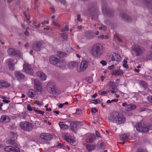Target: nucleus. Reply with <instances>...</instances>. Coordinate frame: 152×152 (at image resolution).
Returning <instances> with one entry per match:
<instances>
[{
    "mask_svg": "<svg viewBox=\"0 0 152 152\" xmlns=\"http://www.w3.org/2000/svg\"><path fill=\"white\" fill-rule=\"evenodd\" d=\"M123 72L122 70L120 69L118 70H115L113 72V74L116 76H120L122 75L123 74Z\"/></svg>",
    "mask_w": 152,
    "mask_h": 152,
    "instance_id": "nucleus-29",
    "label": "nucleus"
},
{
    "mask_svg": "<svg viewBox=\"0 0 152 152\" xmlns=\"http://www.w3.org/2000/svg\"><path fill=\"white\" fill-rule=\"evenodd\" d=\"M28 95L29 97H33L35 96L33 90L31 89H30L28 92Z\"/></svg>",
    "mask_w": 152,
    "mask_h": 152,
    "instance_id": "nucleus-36",
    "label": "nucleus"
},
{
    "mask_svg": "<svg viewBox=\"0 0 152 152\" xmlns=\"http://www.w3.org/2000/svg\"><path fill=\"white\" fill-rule=\"evenodd\" d=\"M100 94H101V95H103L105 94H107V93H106V91H103L102 92H101L99 93Z\"/></svg>",
    "mask_w": 152,
    "mask_h": 152,
    "instance_id": "nucleus-60",
    "label": "nucleus"
},
{
    "mask_svg": "<svg viewBox=\"0 0 152 152\" xmlns=\"http://www.w3.org/2000/svg\"><path fill=\"white\" fill-rule=\"evenodd\" d=\"M4 150L6 152H10V151L20 152V149L16 147H13L11 146H7L4 147Z\"/></svg>",
    "mask_w": 152,
    "mask_h": 152,
    "instance_id": "nucleus-10",
    "label": "nucleus"
},
{
    "mask_svg": "<svg viewBox=\"0 0 152 152\" xmlns=\"http://www.w3.org/2000/svg\"><path fill=\"white\" fill-rule=\"evenodd\" d=\"M69 30V29H68V26L66 25L65 26L64 29L62 30V31H68Z\"/></svg>",
    "mask_w": 152,
    "mask_h": 152,
    "instance_id": "nucleus-52",
    "label": "nucleus"
},
{
    "mask_svg": "<svg viewBox=\"0 0 152 152\" xmlns=\"http://www.w3.org/2000/svg\"><path fill=\"white\" fill-rule=\"evenodd\" d=\"M27 109L28 110L30 111H31L33 110L32 108L31 107L30 105H28Z\"/></svg>",
    "mask_w": 152,
    "mask_h": 152,
    "instance_id": "nucleus-53",
    "label": "nucleus"
},
{
    "mask_svg": "<svg viewBox=\"0 0 152 152\" xmlns=\"http://www.w3.org/2000/svg\"><path fill=\"white\" fill-rule=\"evenodd\" d=\"M15 60V59L9 58L6 60V62L7 63L8 65L15 64V63L14 62V61ZM17 62V61L16 60L15 64Z\"/></svg>",
    "mask_w": 152,
    "mask_h": 152,
    "instance_id": "nucleus-35",
    "label": "nucleus"
},
{
    "mask_svg": "<svg viewBox=\"0 0 152 152\" xmlns=\"http://www.w3.org/2000/svg\"><path fill=\"white\" fill-rule=\"evenodd\" d=\"M80 124L77 121H75L72 122L70 124V128L71 130L73 132H75L78 129L79 126Z\"/></svg>",
    "mask_w": 152,
    "mask_h": 152,
    "instance_id": "nucleus-9",
    "label": "nucleus"
},
{
    "mask_svg": "<svg viewBox=\"0 0 152 152\" xmlns=\"http://www.w3.org/2000/svg\"><path fill=\"white\" fill-rule=\"evenodd\" d=\"M85 141L86 142L91 143L93 142L96 140L95 135L92 134H87L86 136Z\"/></svg>",
    "mask_w": 152,
    "mask_h": 152,
    "instance_id": "nucleus-13",
    "label": "nucleus"
},
{
    "mask_svg": "<svg viewBox=\"0 0 152 152\" xmlns=\"http://www.w3.org/2000/svg\"><path fill=\"white\" fill-rule=\"evenodd\" d=\"M121 57L118 53H109L107 56V61L112 65L108 67L109 69L112 70L114 68V66L118 64L120 61Z\"/></svg>",
    "mask_w": 152,
    "mask_h": 152,
    "instance_id": "nucleus-3",
    "label": "nucleus"
},
{
    "mask_svg": "<svg viewBox=\"0 0 152 152\" xmlns=\"http://www.w3.org/2000/svg\"><path fill=\"white\" fill-rule=\"evenodd\" d=\"M97 96V94L96 93H95L94 94L91 96V97L94 98H95Z\"/></svg>",
    "mask_w": 152,
    "mask_h": 152,
    "instance_id": "nucleus-62",
    "label": "nucleus"
},
{
    "mask_svg": "<svg viewBox=\"0 0 152 152\" xmlns=\"http://www.w3.org/2000/svg\"><path fill=\"white\" fill-rule=\"evenodd\" d=\"M60 2L62 4L64 5L66 2L65 0H59Z\"/></svg>",
    "mask_w": 152,
    "mask_h": 152,
    "instance_id": "nucleus-59",
    "label": "nucleus"
},
{
    "mask_svg": "<svg viewBox=\"0 0 152 152\" xmlns=\"http://www.w3.org/2000/svg\"><path fill=\"white\" fill-rule=\"evenodd\" d=\"M20 127L23 130L28 132L31 131L33 128V125L28 122L25 121L21 123Z\"/></svg>",
    "mask_w": 152,
    "mask_h": 152,
    "instance_id": "nucleus-6",
    "label": "nucleus"
},
{
    "mask_svg": "<svg viewBox=\"0 0 152 152\" xmlns=\"http://www.w3.org/2000/svg\"><path fill=\"white\" fill-rule=\"evenodd\" d=\"M109 120L112 122L119 124L124 123L126 119L124 115L117 112H113L108 117Z\"/></svg>",
    "mask_w": 152,
    "mask_h": 152,
    "instance_id": "nucleus-2",
    "label": "nucleus"
},
{
    "mask_svg": "<svg viewBox=\"0 0 152 152\" xmlns=\"http://www.w3.org/2000/svg\"><path fill=\"white\" fill-rule=\"evenodd\" d=\"M81 15L80 14H78L77 15V20L80 22H81L82 21V20L80 18Z\"/></svg>",
    "mask_w": 152,
    "mask_h": 152,
    "instance_id": "nucleus-54",
    "label": "nucleus"
},
{
    "mask_svg": "<svg viewBox=\"0 0 152 152\" xmlns=\"http://www.w3.org/2000/svg\"><path fill=\"white\" fill-rule=\"evenodd\" d=\"M120 137L121 139L124 140H127L129 139V134H124L120 135Z\"/></svg>",
    "mask_w": 152,
    "mask_h": 152,
    "instance_id": "nucleus-28",
    "label": "nucleus"
},
{
    "mask_svg": "<svg viewBox=\"0 0 152 152\" xmlns=\"http://www.w3.org/2000/svg\"><path fill=\"white\" fill-rule=\"evenodd\" d=\"M15 77L19 80H23L25 78L24 75L20 72H15Z\"/></svg>",
    "mask_w": 152,
    "mask_h": 152,
    "instance_id": "nucleus-20",
    "label": "nucleus"
},
{
    "mask_svg": "<svg viewBox=\"0 0 152 152\" xmlns=\"http://www.w3.org/2000/svg\"><path fill=\"white\" fill-rule=\"evenodd\" d=\"M145 4L149 8L152 9V0H145Z\"/></svg>",
    "mask_w": 152,
    "mask_h": 152,
    "instance_id": "nucleus-31",
    "label": "nucleus"
},
{
    "mask_svg": "<svg viewBox=\"0 0 152 152\" xmlns=\"http://www.w3.org/2000/svg\"><path fill=\"white\" fill-rule=\"evenodd\" d=\"M115 83L114 82L110 81L108 84V86L110 87V89H115Z\"/></svg>",
    "mask_w": 152,
    "mask_h": 152,
    "instance_id": "nucleus-37",
    "label": "nucleus"
},
{
    "mask_svg": "<svg viewBox=\"0 0 152 152\" xmlns=\"http://www.w3.org/2000/svg\"><path fill=\"white\" fill-rule=\"evenodd\" d=\"M146 58L147 60H152V51H148L146 55Z\"/></svg>",
    "mask_w": 152,
    "mask_h": 152,
    "instance_id": "nucleus-32",
    "label": "nucleus"
},
{
    "mask_svg": "<svg viewBox=\"0 0 152 152\" xmlns=\"http://www.w3.org/2000/svg\"><path fill=\"white\" fill-rule=\"evenodd\" d=\"M136 108V105L132 104H128L126 106V110L127 111H131L135 109Z\"/></svg>",
    "mask_w": 152,
    "mask_h": 152,
    "instance_id": "nucleus-24",
    "label": "nucleus"
},
{
    "mask_svg": "<svg viewBox=\"0 0 152 152\" xmlns=\"http://www.w3.org/2000/svg\"><path fill=\"white\" fill-rule=\"evenodd\" d=\"M34 83L35 89L37 92H41L42 89L39 81L38 80H34Z\"/></svg>",
    "mask_w": 152,
    "mask_h": 152,
    "instance_id": "nucleus-15",
    "label": "nucleus"
},
{
    "mask_svg": "<svg viewBox=\"0 0 152 152\" xmlns=\"http://www.w3.org/2000/svg\"><path fill=\"white\" fill-rule=\"evenodd\" d=\"M142 125L141 123H138L136 124L135 126L136 130L139 132H141L142 127Z\"/></svg>",
    "mask_w": 152,
    "mask_h": 152,
    "instance_id": "nucleus-33",
    "label": "nucleus"
},
{
    "mask_svg": "<svg viewBox=\"0 0 152 152\" xmlns=\"http://www.w3.org/2000/svg\"><path fill=\"white\" fill-rule=\"evenodd\" d=\"M36 74L41 80L44 81L46 79V75L42 72H38L36 73Z\"/></svg>",
    "mask_w": 152,
    "mask_h": 152,
    "instance_id": "nucleus-16",
    "label": "nucleus"
},
{
    "mask_svg": "<svg viewBox=\"0 0 152 152\" xmlns=\"http://www.w3.org/2000/svg\"><path fill=\"white\" fill-rule=\"evenodd\" d=\"M124 63L123 64V66L126 69H128L129 66L127 64V61L126 60L124 59Z\"/></svg>",
    "mask_w": 152,
    "mask_h": 152,
    "instance_id": "nucleus-45",
    "label": "nucleus"
},
{
    "mask_svg": "<svg viewBox=\"0 0 152 152\" xmlns=\"http://www.w3.org/2000/svg\"><path fill=\"white\" fill-rule=\"evenodd\" d=\"M42 42L36 41L34 42L32 45V48L34 50L37 51H39L41 49Z\"/></svg>",
    "mask_w": 152,
    "mask_h": 152,
    "instance_id": "nucleus-11",
    "label": "nucleus"
},
{
    "mask_svg": "<svg viewBox=\"0 0 152 152\" xmlns=\"http://www.w3.org/2000/svg\"><path fill=\"white\" fill-rule=\"evenodd\" d=\"M7 53L10 55L15 56L16 54V51L14 49L12 48H9L8 49Z\"/></svg>",
    "mask_w": 152,
    "mask_h": 152,
    "instance_id": "nucleus-22",
    "label": "nucleus"
},
{
    "mask_svg": "<svg viewBox=\"0 0 152 152\" xmlns=\"http://www.w3.org/2000/svg\"><path fill=\"white\" fill-rule=\"evenodd\" d=\"M56 146H57L59 148H63L64 149V145L63 144L58 143Z\"/></svg>",
    "mask_w": 152,
    "mask_h": 152,
    "instance_id": "nucleus-49",
    "label": "nucleus"
},
{
    "mask_svg": "<svg viewBox=\"0 0 152 152\" xmlns=\"http://www.w3.org/2000/svg\"><path fill=\"white\" fill-rule=\"evenodd\" d=\"M47 88L48 91L51 94H58L59 91L56 89L54 85L52 83H48L47 85Z\"/></svg>",
    "mask_w": 152,
    "mask_h": 152,
    "instance_id": "nucleus-7",
    "label": "nucleus"
},
{
    "mask_svg": "<svg viewBox=\"0 0 152 152\" xmlns=\"http://www.w3.org/2000/svg\"><path fill=\"white\" fill-rule=\"evenodd\" d=\"M114 38L116 39H117L118 38H119V36H118V35L116 34H115L114 35Z\"/></svg>",
    "mask_w": 152,
    "mask_h": 152,
    "instance_id": "nucleus-64",
    "label": "nucleus"
},
{
    "mask_svg": "<svg viewBox=\"0 0 152 152\" xmlns=\"http://www.w3.org/2000/svg\"><path fill=\"white\" fill-rule=\"evenodd\" d=\"M147 99L150 102L152 103V96H149L147 97Z\"/></svg>",
    "mask_w": 152,
    "mask_h": 152,
    "instance_id": "nucleus-51",
    "label": "nucleus"
},
{
    "mask_svg": "<svg viewBox=\"0 0 152 152\" xmlns=\"http://www.w3.org/2000/svg\"><path fill=\"white\" fill-rule=\"evenodd\" d=\"M86 37L88 39H92L94 37L93 34L91 33L88 32L86 34Z\"/></svg>",
    "mask_w": 152,
    "mask_h": 152,
    "instance_id": "nucleus-39",
    "label": "nucleus"
},
{
    "mask_svg": "<svg viewBox=\"0 0 152 152\" xmlns=\"http://www.w3.org/2000/svg\"><path fill=\"white\" fill-rule=\"evenodd\" d=\"M68 65L69 68L72 69L77 67L78 65V64L76 62L72 61L69 62Z\"/></svg>",
    "mask_w": 152,
    "mask_h": 152,
    "instance_id": "nucleus-21",
    "label": "nucleus"
},
{
    "mask_svg": "<svg viewBox=\"0 0 152 152\" xmlns=\"http://www.w3.org/2000/svg\"><path fill=\"white\" fill-rule=\"evenodd\" d=\"M67 54L65 53L59 51L56 55H51L49 58V61L52 64L59 67L64 66L66 64L63 58L66 57Z\"/></svg>",
    "mask_w": 152,
    "mask_h": 152,
    "instance_id": "nucleus-1",
    "label": "nucleus"
},
{
    "mask_svg": "<svg viewBox=\"0 0 152 152\" xmlns=\"http://www.w3.org/2000/svg\"><path fill=\"white\" fill-rule=\"evenodd\" d=\"M0 98L3 99V101L6 103H8L10 102V101L7 99V98L3 96H0Z\"/></svg>",
    "mask_w": 152,
    "mask_h": 152,
    "instance_id": "nucleus-41",
    "label": "nucleus"
},
{
    "mask_svg": "<svg viewBox=\"0 0 152 152\" xmlns=\"http://www.w3.org/2000/svg\"><path fill=\"white\" fill-rule=\"evenodd\" d=\"M33 25L36 28L39 27L40 26V24L38 23L37 21H34L33 23Z\"/></svg>",
    "mask_w": 152,
    "mask_h": 152,
    "instance_id": "nucleus-42",
    "label": "nucleus"
},
{
    "mask_svg": "<svg viewBox=\"0 0 152 152\" xmlns=\"http://www.w3.org/2000/svg\"><path fill=\"white\" fill-rule=\"evenodd\" d=\"M95 145H87L86 146V147L88 151H92L95 149Z\"/></svg>",
    "mask_w": 152,
    "mask_h": 152,
    "instance_id": "nucleus-30",
    "label": "nucleus"
},
{
    "mask_svg": "<svg viewBox=\"0 0 152 152\" xmlns=\"http://www.w3.org/2000/svg\"><path fill=\"white\" fill-rule=\"evenodd\" d=\"M148 127L145 125L143 124L142 127L141 132L145 133L147 132L149 130Z\"/></svg>",
    "mask_w": 152,
    "mask_h": 152,
    "instance_id": "nucleus-34",
    "label": "nucleus"
},
{
    "mask_svg": "<svg viewBox=\"0 0 152 152\" xmlns=\"http://www.w3.org/2000/svg\"><path fill=\"white\" fill-rule=\"evenodd\" d=\"M15 56L20 57V56L21 55H20V53L19 52H17L16 51V54Z\"/></svg>",
    "mask_w": 152,
    "mask_h": 152,
    "instance_id": "nucleus-63",
    "label": "nucleus"
},
{
    "mask_svg": "<svg viewBox=\"0 0 152 152\" xmlns=\"http://www.w3.org/2000/svg\"><path fill=\"white\" fill-rule=\"evenodd\" d=\"M102 100H101L99 99H96L94 100H93L91 101V103H94L95 104L100 103L102 102Z\"/></svg>",
    "mask_w": 152,
    "mask_h": 152,
    "instance_id": "nucleus-40",
    "label": "nucleus"
},
{
    "mask_svg": "<svg viewBox=\"0 0 152 152\" xmlns=\"http://www.w3.org/2000/svg\"><path fill=\"white\" fill-rule=\"evenodd\" d=\"M119 16L121 18L128 22H130L132 21V19L129 16L127 15L125 13H121L119 15Z\"/></svg>",
    "mask_w": 152,
    "mask_h": 152,
    "instance_id": "nucleus-17",
    "label": "nucleus"
},
{
    "mask_svg": "<svg viewBox=\"0 0 152 152\" xmlns=\"http://www.w3.org/2000/svg\"><path fill=\"white\" fill-rule=\"evenodd\" d=\"M95 134L97 137H101L100 136V134L99 132L98 131H95Z\"/></svg>",
    "mask_w": 152,
    "mask_h": 152,
    "instance_id": "nucleus-57",
    "label": "nucleus"
},
{
    "mask_svg": "<svg viewBox=\"0 0 152 152\" xmlns=\"http://www.w3.org/2000/svg\"><path fill=\"white\" fill-rule=\"evenodd\" d=\"M8 142L11 145H14L15 147H16V143L15 140L10 139L8 141Z\"/></svg>",
    "mask_w": 152,
    "mask_h": 152,
    "instance_id": "nucleus-44",
    "label": "nucleus"
},
{
    "mask_svg": "<svg viewBox=\"0 0 152 152\" xmlns=\"http://www.w3.org/2000/svg\"><path fill=\"white\" fill-rule=\"evenodd\" d=\"M146 110V108L143 107H140L139 109V111L140 112L145 111Z\"/></svg>",
    "mask_w": 152,
    "mask_h": 152,
    "instance_id": "nucleus-56",
    "label": "nucleus"
},
{
    "mask_svg": "<svg viewBox=\"0 0 152 152\" xmlns=\"http://www.w3.org/2000/svg\"><path fill=\"white\" fill-rule=\"evenodd\" d=\"M58 124L61 129H67L69 128V126L67 125L64 122H60Z\"/></svg>",
    "mask_w": 152,
    "mask_h": 152,
    "instance_id": "nucleus-23",
    "label": "nucleus"
},
{
    "mask_svg": "<svg viewBox=\"0 0 152 152\" xmlns=\"http://www.w3.org/2000/svg\"><path fill=\"white\" fill-rule=\"evenodd\" d=\"M92 55L95 56H100L102 53L101 47L98 45H95L93 46L91 50Z\"/></svg>",
    "mask_w": 152,
    "mask_h": 152,
    "instance_id": "nucleus-4",
    "label": "nucleus"
},
{
    "mask_svg": "<svg viewBox=\"0 0 152 152\" xmlns=\"http://www.w3.org/2000/svg\"><path fill=\"white\" fill-rule=\"evenodd\" d=\"M35 103L39 105H41L40 102L37 101H35Z\"/></svg>",
    "mask_w": 152,
    "mask_h": 152,
    "instance_id": "nucleus-61",
    "label": "nucleus"
},
{
    "mask_svg": "<svg viewBox=\"0 0 152 152\" xmlns=\"http://www.w3.org/2000/svg\"><path fill=\"white\" fill-rule=\"evenodd\" d=\"M100 63L102 64L103 66H105L107 65V62L105 61H100Z\"/></svg>",
    "mask_w": 152,
    "mask_h": 152,
    "instance_id": "nucleus-55",
    "label": "nucleus"
},
{
    "mask_svg": "<svg viewBox=\"0 0 152 152\" xmlns=\"http://www.w3.org/2000/svg\"><path fill=\"white\" fill-rule=\"evenodd\" d=\"M10 86V84L7 81L0 80V88H7Z\"/></svg>",
    "mask_w": 152,
    "mask_h": 152,
    "instance_id": "nucleus-18",
    "label": "nucleus"
},
{
    "mask_svg": "<svg viewBox=\"0 0 152 152\" xmlns=\"http://www.w3.org/2000/svg\"><path fill=\"white\" fill-rule=\"evenodd\" d=\"M102 10L104 13L106 14L109 17H112L113 15V12L112 9L102 6Z\"/></svg>",
    "mask_w": 152,
    "mask_h": 152,
    "instance_id": "nucleus-14",
    "label": "nucleus"
},
{
    "mask_svg": "<svg viewBox=\"0 0 152 152\" xmlns=\"http://www.w3.org/2000/svg\"><path fill=\"white\" fill-rule=\"evenodd\" d=\"M95 146L96 148H97V150L102 149L104 146V143L103 142L100 141Z\"/></svg>",
    "mask_w": 152,
    "mask_h": 152,
    "instance_id": "nucleus-25",
    "label": "nucleus"
},
{
    "mask_svg": "<svg viewBox=\"0 0 152 152\" xmlns=\"http://www.w3.org/2000/svg\"><path fill=\"white\" fill-rule=\"evenodd\" d=\"M33 110L37 114H41L43 115L44 113V112L38 110L34 108Z\"/></svg>",
    "mask_w": 152,
    "mask_h": 152,
    "instance_id": "nucleus-43",
    "label": "nucleus"
},
{
    "mask_svg": "<svg viewBox=\"0 0 152 152\" xmlns=\"http://www.w3.org/2000/svg\"><path fill=\"white\" fill-rule=\"evenodd\" d=\"M132 50L135 52L136 56H140L145 51V50L141 46L138 45H134L132 48Z\"/></svg>",
    "mask_w": 152,
    "mask_h": 152,
    "instance_id": "nucleus-5",
    "label": "nucleus"
},
{
    "mask_svg": "<svg viewBox=\"0 0 152 152\" xmlns=\"http://www.w3.org/2000/svg\"><path fill=\"white\" fill-rule=\"evenodd\" d=\"M23 72L29 75H32L34 72L31 66L28 64L23 65Z\"/></svg>",
    "mask_w": 152,
    "mask_h": 152,
    "instance_id": "nucleus-8",
    "label": "nucleus"
},
{
    "mask_svg": "<svg viewBox=\"0 0 152 152\" xmlns=\"http://www.w3.org/2000/svg\"><path fill=\"white\" fill-rule=\"evenodd\" d=\"M118 99H113L111 100H108L107 102L108 103H110L111 102H117L118 101Z\"/></svg>",
    "mask_w": 152,
    "mask_h": 152,
    "instance_id": "nucleus-47",
    "label": "nucleus"
},
{
    "mask_svg": "<svg viewBox=\"0 0 152 152\" xmlns=\"http://www.w3.org/2000/svg\"><path fill=\"white\" fill-rule=\"evenodd\" d=\"M81 111L82 110L81 109H77L76 110V113L77 114H80V113L81 112Z\"/></svg>",
    "mask_w": 152,
    "mask_h": 152,
    "instance_id": "nucleus-58",
    "label": "nucleus"
},
{
    "mask_svg": "<svg viewBox=\"0 0 152 152\" xmlns=\"http://www.w3.org/2000/svg\"><path fill=\"white\" fill-rule=\"evenodd\" d=\"M40 138L45 140H50L53 138L52 135L48 133H43L40 135Z\"/></svg>",
    "mask_w": 152,
    "mask_h": 152,
    "instance_id": "nucleus-12",
    "label": "nucleus"
},
{
    "mask_svg": "<svg viewBox=\"0 0 152 152\" xmlns=\"http://www.w3.org/2000/svg\"><path fill=\"white\" fill-rule=\"evenodd\" d=\"M62 37L64 39H67V35L64 33H62L61 35Z\"/></svg>",
    "mask_w": 152,
    "mask_h": 152,
    "instance_id": "nucleus-50",
    "label": "nucleus"
},
{
    "mask_svg": "<svg viewBox=\"0 0 152 152\" xmlns=\"http://www.w3.org/2000/svg\"><path fill=\"white\" fill-rule=\"evenodd\" d=\"M64 138L66 141L70 143L71 144L73 145H75V142L74 140L71 139H69L68 137L66 136H64Z\"/></svg>",
    "mask_w": 152,
    "mask_h": 152,
    "instance_id": "nucleus-26",
    "label": "nucleus"
},
{
    "mask_svg": "<svg viewBox=\"0 0 152 152\" xmlns=\"http://www.w3.org/2000/svg\"><path fill=\"white\" fill-rule=\"evenodd\" d=\"M86 80L89 83H91L93 81V79L91 77H90L86 78Z\"/></svg>",
    "mask_w": 152,
    "mask_h": 152,
    "instance_id": "nucleus-48",
    "label": "nucleus"
},
{
    "mask_svg": "<svg viewBox=\"0 0 152 152\" xmlns=\"http://www.w3.org/2000/svg\"><path fill=\"white\" fill-rule=\"evenodd\" d=\"M140 86H142L145 88H146L148 86L147 83L143 81H140Z\"/></svg>",
    "mask_w": 152,
    "mask_h": 152,
    "instance_id": "nucleus-38",
    "label": "nucleus"
},
{
    "mask_svg": "<svg viewBox=\"0 0 152 152\" xmlns=\"http://www.w3.org/2000/svg\"><path fill=\"white\" fill-rule=\"evenodd\" d=\"M10 121L9 118L6 115H2L0 121L4 122H8Z\"/></svg>",
    "mask_w": 152,
    "mask_h": 152,
    "instance_id": "nucleus-27",
    "label": "nucleus"
},
{
    "mask_svg": "<svg viewBox=\"0 0 152 152\" xmlns=\"http://www.w3.org/2000/svg\"><path fill=\"white\" fill-rule=\"evenodd\" d=\"M88 63L86 61H83L81 62L80 65V71H83L86 69L88 66Z\"/></svg>",
    "mask_w": 152,
    "mask_h": 152,
    "instance_id": "nucleus-19",
    "label": "nucleus"
},
{
    "mask_svg": "<svg viewBox=\"0 0 152 152\" xmlns=\"http://www.w3.org/2000/svg\"><path fill=\"white\" fill-rule=\"evenodd\" d=\"M14 64H12L11 65H8V67L10 70L12 71H13L14 70Z\"/></svg>",
    "mask_w": 152,
    "mask_h": 152,
    "instance_id": "nucleus-46",
    "label": "nucleus"
}]
</instances>
